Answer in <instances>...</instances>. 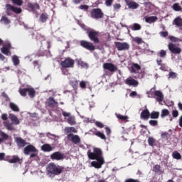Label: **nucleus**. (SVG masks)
Instances as JSON below:
<instances>
[{
	"label": "nucleus",
	"mask_w": 182,
	"mask_h": 182,
	"mask_svg": "<svg viewBox=\"0 0 182 182\" xmlns=\"http://www.w3.org/2000/svg\"><path fill=\"white\" fill-rule=\"evenodd\" d=\"M50 159L51 160H57V161H59V160H63V159H65V154L60 151H55L50 155Z\"/></svg>",
	"instance_id": "14"
},
{
	"label": "nucleus",
	"mask_w": 182,
	"mask_h": 182,
	"mask_svg": "<svg viewBox=\"0 0 182 182\" xmlns=\"http://www.w3.org/2000/svg\"><path fill=\"white\" fill-rule=\"evenodd\" d=\"M167 55V53L164 50H161L159 52V56L160 58H166V55Z\"/></svg>",
	"instance_id": "54"
},
{
	"label": "nucleus",
	"mask_w": 182,
	"mask_h": 182,
	"mask_svg": "<svg viewBox=\"0 0 182 182\" xmlns=\"http://www.w3.org/2000/svg\"><path fill=\"white\" fill-rule=\"evenodd\" d=\"M95 125L97 126V127H99L100 129H103V127H105V124H103V123L100 122H96Z\"/></svg>",
	"instance_id": "55"
},
{
	"label": "nucleus",
	"mask_w": 182,
	"mask_h": 182,
	"mask_svg": "<svg viewBox=\"0 0 182 182\" xmlns=\"http://www.w3.org/2000/svg\"><path fill=\"white\" fill-rule=\"evenodd\" d=\"M41 149L43 151L49 153V151H52L53 150V148L49 144H46L41 146Z\"/></svg>",
	"instance_id": "27"
},
{
	"label": "nucleus",
	"mask_w": 182,
	"mask_h": 182,
	"mask_svg": "<svg viewBox=\"0 0 182 182\" xmlns=\"http://www.w3.org/2000/svg\"><path fill=\"white\" fill-rule=\"evenodd\" d=\"M148 143L150 146H154V143H156V139L153 137H149L148 139Z\"/></svg>",
	"instance_id": "52"
},
{
	"label": "nucleus",
	"mask_w": 182,
	"mask_h": 182,
	"mask_svg": "<svg viewBox=\"0 0 182 182\" xmlns=\"http://www.w3.org/2000/svg\"><path fill=\"white\" fill-rule=\"evenodd\" d=\"M90 14L92 19H102L105 16L103 11L99 8L92 9Z\"/></svg>",
	"instance_id": "7"
},
{
	"label": "nucleus",
	"mask_w": 182,
	"mask_h": 182,
	"mask_svg": "<svg viewBox=\"0 0 182 182\" xmlns=\"http://www.w3.org/2000/svg\"><path fill=\"white\" fill-rule=\"evenodd\" d=\"M21 96L25 97L28 94V88H22L19 90Z\"/></svg>",
	"instance_id": "43"
},
{
	"label": "nucleus",
	"mask_w": 182,
	"mask_h": 182,
	"mask_svg": "<svg viewBox=\"0 0 182 182\" xmlns=\"http://www.w3.org/2000/svg\"><path fill=\"white\" fill-rule=\"evenodd\" d=\"M80 87H81V89H86V82L85 81H81L80 82Z\"/></svg>",
	"instance_id": "58"
},
{
	"label": "nucleus",
	"mask_w": 182,
	"mask_h": 182,
	"mask_svg": "<svg viewBox=\"0 0 182 182\" xmlns=\"http://www.w3.org/2000/svg\"><path fill=\"white\" fill-rule=\"evenodd\" d=\"M61 66L65 68H73L75 66V60L70 58H65V60L61 62Z\"/></svg>",
	"instance_id": "11"
},
{
	"label": "nucleus",
	"mask_w": 182,
	"mask_h": 182,
	"mask_svg": "<svg viewBox=\"0 0 182 182\" xmlns=\"http://www.w3.org/2000/svg\"><path fill=\"white\" fill-rule=\"evenodd\" d=\"M70 85L73 87V89H76L77 87V85H79V81L77 80L70 81Z\"/></svg>",
	"instance_id": "50"
},
{
	"label": "nucleus",
	"mask_w": 182,
	"mask_h": 182,
	"mask_svg": "<svg viewBox=\"0 0 182 182\" xmlns=\"http://www.w3.org/2000/svg\"><path fill=\"white\" fill-rule=\"evenodd\" d=\"M116 117H117V119H119V120H127L129 119V117L123 116L120 114H117Z\"/></svg>",
	"instance_id": "51"
},
{
	"label": "nucleus",
	"mask_w": 182,
	"mask_h": 182,
	"mask_svg": "<svg viewBox=\"0 0 182 182\" xmlns=\"http://www.w3.org/2000/svg\"><path fill=\"white\" fill-rule=\"evenodd\" d=\"M0 144L1 143H4V140H8L9 139V135L6 133L4 132L3 131H0Z\"/></svg>",
	"instance_id": "29"
},
{
	"label": "nucleus",
	"mask_w": 182,
	"mask_h": 182,
	"mask_svg": "<svg viewBox=\"0 0 182 182\" xmlns=\"http://www.w3.org/2000/svg\"><path fill=\"white\" fill-rule=\"evenodd\" d=\"M140 118L142 120H149L150 119V111H149V109L146 108L141 112Z\"/></svg>",
	"instance_id": "16"
},
{
	"label": "nucleus",
	"mask_w": 182,
	"mask_h": 182,
	"mask_svg": "<svg viewBox=\"0 0 182 182\" xmlns=\"http://www.w3.org/2000/svg\"><path fill=\"white\" fill-rule=\"evenodd\" d=\"M88 159L90 160H97L91 163V166L95 168H102V166L105 164V158H103V151L100 148L95 147L93 152L90 149L87 151Z\"/></svg>",
	"instance_id": "1"
},
{
	"label": "nucleus",
	"mask_w": 182,
	"mask_h": 182,
	"mask_svg": "<svg viewBox=\"0 0 182 182\" xmlns=\"http://www.w3.org/2000/svg\"><path fill=\"white\" fill-rule=\"evenodd\" d=\"M92 134L95 136H97V137H100V139H102V140H106V135H105V134L102 133L100 131H96V129H95V131H92Z\"/></svg>",
	"instance_id": "25"
},
{
	"label": "nucleus",
	"mask_w": 182,
	"mask_h": 182,
	"mask_svg": "<svg viewBox=\"0 0 182 182\" xmlns=\"http://www.w3.org/2000/svg\"><path fill=\"white\" fill-rule=\"evenodd\" d=\"M16 143L18 147H25L26 141L21 137H17L16 139Z\"/></svg>",
	"instance_id": "22"
},
{
	"label": "nucleus",
	"mask_w": 182,
	"mask_h": 182,
	"mask_svg": "<svg viewBox=\"0 0 182 182\" xmlns=\"http://www.w3.org/2000/svg\"><path fill=\"white\" fill-rule=\"evenodd\" d=\"M9 117L14 124H19L21 122H19V119H18V117L14 114H9Z\"/></svg>",
	"instance_id": "28"
},
{
	"label": "nucleus",
	"mask_w": 182,
	"mask_h": 182,
	"mask_svg": "<svg viewBox=\"0 0 182 182\" xmlns=\"http://www.w3.org/2000/svg\"><path fill=\"white\" fill-rule=\"evenodd\" d=\"M114 0H105L106 6H110L113 4Z\"/></svg>",
	"instance_id": "62"
},
{
	"label": "nucleus",
	"mask_w": 182,
	"mask_h": 182,
	"mask_svg": "<svg viewBox=\"0 0 182 182\" xmlns=\"http://www.w3.org/2000/svg\"><path fill=\"white\" fill-rule=\"evenodd\" d=\"M172 157L173 159H175V160H181V154L177 151L173 152Z\"/></svg>",
	"instance_id": "40"
},
{
	"label": "nucleus",
	"mask_w": 182,
	"mask_h": 182,
	"mask_svg": "<svg viewBox=\"0 0 182 182\" xmlns=\"http://www.w3.org/2000/svg\"><path fill=\"white\" fill-rule=\"evenodd\" d=\"M4 124L7 130H10L11 132L15 130V128L14 127V125H12V123L7 121L4 122Z\"/></svg>",
	"instance_id": "34"
},
{
	"label": "nucleus",
	"mask_w": 182,
	"mask_h": 182,
	"mask_svg": "<svg viewBox=\"0 0 182 182\" xmlns=\"http://www.w3.org/2000/svg\"><path fill=\"white\" fill-rule=\"evenodd\" d=\"M65 132L66 133H77V129L74 127H68L65 128Z\"/></svg>",
	"instance_id": "33"
},
{
	"label": "nucleus",
	"mask_w": 182,
	"mask_h": 182,
	"mask_svg": "<svg viewBox=\"0 0 182 182\" xmlns=\"http://www.w3.org/2000/svg\"><path fill=\"white\" fill-rule=\"evenodd\" d=\"M67 139L74 144H79V143H80V136H79V135L68 134L67 135Z\"/></svg>",
	"instance_id": "13"
},
{
	"label": "nucleus",
	"mask_w": 182,
	"mask_h": 182,
	"mask_svg": "<svg viewBox=\"0 0 182 182\" xmlns=\"http://www.w3.org/2000/svg\"><path fill=\"white\" fill-rule=\"evenodd\" d=\"M156 21H157V16H145V22H146V23H154Z\"/></svg>",
	"instance_id": "26"
},
{
	"label": "nucleus",
	"mask_w": 182,
	"mask_h": 182,
	"mask_svg": "<svg viewBox=\"0 0 182 182\" xmlns=\"http://www.w3.org/2000/svg\"><path fill=\"white\" fill-rule=\"evenodd\" d=\"M169 115H170V111H168V109H164L161 110V119H164V117H166L169 116Z\"/></svg>",
	"instance_id": "38"
},
{
	"label": "nucleus",
	"mask_w": 182,
	"mask_h": 182,
	"mask_svg": "<svg viewBox=\"0 0 182 182\" xmlns=\"http://www.w3.org/2000/svg\"><path fill=\"white\" fill-rule=\"evenodd\" d=\"M11 49H12V45L10 42H7L5 45H3V47L1 48V52L3 53L4 55H6V56H11V55H12Z\"/></svg>",
	"instance_id": "9"
},
{
	"label": "nucleus",
	"mask_w": 182,
	"mask_h": 182,
	"mask_svg": "<svg viewBox=\"0 0 182 182\" xmlns=\"http://www.w3.org/2000/svg\"><path fill=\"white\" fill-rule=\"evenodd\" d=\"M65 168L59 166L53 162H51L47 165L46 171L49 177H55V176H60L63 173Z\"/></svg>",
	"instance_id": "2"
},
{
	"label": "nucleus",
	"mask_w": 182,
	"mask_h": 182,
	"mask_svg": "<svg viewBox=\"0 0 182 182\" xmlns=\"http://www.w3.org/2000/svg\"><path fill=\"white\" fill-rule=\"evenodd\" d=\"M11 1L14 5H17L18 6H22L23 4V1L22 0H11Z\"/></svg>",
	"instance_id": "45"
},
{
	"label": "nucleus",
	"mask_w": 182,
	"mask_h": 182,
	"mask_svg": "<svg viewBox=\"0 0 182 182\" xmlns=\"http://www.w3.org/2000/svg\"><path fill=\"white\" fill-rule=\"evenodd\" d=\"M79 9H84L85 11H87V9H89V6L86 4H82L79 6Z\"/></svg>",
	"instance_id": "57"
},
{
	"label": "nucleus",
	"mask_w": 182,
	"mask_h": 182,
	"mask_svg": "<svg viewBox=\"0 0 182 182\" xmlns=\"http://www.w3.org/2000/svg\"><path fill=\"white\" fill-rule=\"evenodd\" d=\"M149 123L150 126H152V127L159 126V121H157V120L151 119V120H149Z\"/></svg>",
	"instance_id": "49"
},
{
	"label": "nucleus",
	"mask_w": 182,
	"mask_h": 182,
	"mask_svg": "<svg viewBox=\"0 0 182 182\" xmlns=\"http://www.w3.org/2000/svg\"><path fill=\"white\" fill-rule=\"evenodd\" d=\"M27 93L31 99H33L36 96V91L32 87H27Z\"/></svg>",
	"instance_id": "24"
},
{
	"label": "nucleus",
	"mask_w": 182,
	"mask_h": 182,
	"mask_svg": "<svg viewBox=\"0 0 182 182\" xmlns=\"http://www.w3.org/2000/svg\"><path fill=\"white\" fill-rule=\"evenodd\" d=\"M168 48L170 52L173 53V55H180V53H181V48L177 46V45L173 43H169Z\"/></svg>",
	"instance_id": "10"
},
{
	"label": "nucleus",
	"mask_w": 182,
	"mask_h": 182,
	"mask_svg": "<svg viewBox=\"0 0 182 182\" xmlns=\"http://www.w3.org/2000/svg\"><path fill=\"white\" fill-rule=\"evenodd\" d=\"M49 18V16L46 13H43L41 14L39 21L40 22H42L43 23H45L46 21H48V18Z\"/></svg>",
	"instance_id": "31"
},
{
	"label": "nucleus",
	"mask_w": 182,
	"mask_h": 182,
	"mask_svg": "<svg viewBox=\"0 0 182 182\" xmlns=\"http://www.w3.org/2000/svg\"><path fill=\"white\" fill-rule=\"evenodd\" d=\"M114 45L119 51L129 50L130 49V44L126 42H115Z\"/></svg>",
	"instance_id": "8"
},
{
	"label": "nucleus",
	"mask_w": 182,
	"mask_h": 182,
	"mask_svg": "<svg viewBox=\"0 0 182 182\" xmlns=\"http://www.w3.org/2000/svg\"><path fill=\"white\" fill-rule=\"evenodd\" d=\"M124 182H140V181H139V179L128 178L126 179Z\"/></svg>",
	"instance_id": "60"
},
{
	"label": "nucleus",
	"mask_w": 182,
	"mask_h": 182,
	"mask_svg": "<svg viewBox=\"0 0 182 182\" xmlns=\"http://www.w3.org/2000/svg\"><path fill=\"white\" fill-rule=\"evenodd\" d=\"M125 85L128 86H133L134 87H137L139 86V81L134 80V78L132 77H129L124 81Z\"/></svg>",
	"instance_id": "15"
},
{
	"label": "nucleus",
	"mask_w": 182,
	"mask_h": 182,
	"mask_svg": "<svg viewBox=\"0 0 182 182\" xmlns=\"http://www.w3.org/2000/svg\"><path fill=\"white\" fill-rule=\"evenodd\" d=\"M9 107L13 110V112H19V107L14 102L9 103Z\"/></svg>",
	"instance_id": "37"
},
{
	"label": "nucleus",
	"mask_w": 182,
	"mask_h": 182,
	"mask_svg": "<svg viewBox=\"0 0 182 182\" xmlns=\"http://www.w3.org/2000/svg\"><path fill=\"white\" fill-rule=\"evenodd\" d=\"M132 31H140L141 29V26L137 23H134L132 26H130Z\"/></svg>",
	"instance_id": "39"
},
{
	"label": "nucleus",
	"mask_w": 182,
	"mask_h": 182,
	"mask_svg": "<svg viewBox=\"0 0 182 182\" xmlns=\"http://www.w3.org/2000/svg\"><path fill=\"white\" fill-rule=\"evenodd\" d=\"M172 9H173V11H176V12H180V11L182 10V7L178 3H175L172 6Z\"/></svg>",
	"instance_id": "36"
},
{
	"label": "nucleus",
	"mask_w": 182,
	"mask_h": 182,
	"mask_svg": "<svg viewBox=\"0 0 182 182\" xmlns=\"http://www.w3.org/2000/svg\"><path fill=\"white\" fill-rule=\"evenodd\" d=\"M161 167L160 166V165H155L153 167V171L154 173H155V174H159V173H160L161 171Z\"/></svg>",
	"instance_id": "41"
},
{
	"label": "nucleus",
	"mask_w": 182,
	"mask_h": 182,
	"mask_svg": "<svg viewBox=\"0 0 182 182\" xmlns=\"http://www.w3.org/2000/svg\"><path fill=\"white\" fill-rule=\"evenodd\" d=\"M134 42H136V43H137V45H140L141 43H143V39H141V38L140 37H136L134 39Z\"/></svg>",
	"instance_id": "53"
},
{
	"label": "nucleus",
	"mask_w": 182,
	"mask_h": 182,
	"mask_svg": "<svg viewBox=\"0 0 182 182\" xmlns=\"http://www.w3.org/2000/svg\"><path fill=\"white\" fill-rule=\"evenodd\" d=\"M67 122L68 124H70V126H75V124H76V119L74 116H70L68 118Z\"/></svg>",
	"instance_id": "32"
},
{
	"label": "nucleus",
	"mask_w": 182,
	"mask_h": 182,
	"mask_svg": "<svg viewBox=\"0 0 182 182\" xmlns=\"http://www.w3.org/2000/svg\"><path fill=\"white\" fill-rule=\"evenodd\" d=\"M124 1L129 9H137V8L139 6V4L135 1H130V0H124Z\"/></svg>",
	"instance_id": "19"
},
{
	"label": "nucleus",
	"mask_w": 182,
	"mask_h": 182,
	"mask_svg": "<svg viewBox=\"0 0 182 182\" xmlns=\"http://www.w3.org/2000/svg\"><path fill=\"white\" fill-rule=\"evenodd\" d=\"M27 6L29 8V9H31V11H37L38 9H41V6H39V4L38 3H28Z\"/></svg>",
	"instance_id": "23"
},
{
	"label": "nucleus",
	"mask_w": 182,
	"mask_h": 182,
	"mask_svg": "<svg viewBox=\"0 0 182 182\" xmlns=\"http://www.w3.org/2000/svg\"><path fill=\"white\" fill-rule=\"evenodd\" d=\"M19 161H21V159H19L18 157V156H13L11 158V160H9V163L11 164H14L15 163H19Z\"/></svg>",
	"instance_id": "35"
},
{
	"label": "nucleus",
	"mask_w": 182,
	"mask_h": 182,
	"mask_svg": "<svg viewBox=\"0 0 182 182\" xmlns=\"http://www.w3.org/2000/svg\"><path fill=\"white\" fill-rule=\"evenodd\" d=\"M1 22H4V23H5V25H9L11 21L6 16H2L1 19Z\"/></svg>",
	"instance_id": "48"
},
{
	"label": "nucleus",
	"mask_w": 182,
	"mask_h": 182,
	"mask_svg": "<svg viewBox=\"0 0 182 182\" xmlns=\"http://www.w3.org/2000/svg\"><path fill=\"white\" fill-rule=\"evenodd\" d=\"M23 153L26 156L30 154V159H33V157H37L38 149L33 145H28L23 149Z\"/></svg>",
	"instance_id": "3"
},
{
	"label": "nucleus",
	"mask_w": 182,
	"mask_h": 182,
	"mask_svg": "<svg viewBox=\"0 0 182 182\" xmlns=\"http://www.w3.org/2000/svg\"><path fill=\"white\" fill-rule=\"evenodd\" d=\"M149 117L152 119H159V117H160V112L157 111H152L149 113Z\"/></svg>",
	"instance_id": "30"
},
{
	"label": "nucleus",
	"mask_w": 182,
	"mask_h": 182,
	"mask_svg": "<svg viewBox=\"0 0 182 182\" xmlns=\"http://www.w3.org/2000/svg\"><path fill=\"white\" fill-rule=\"evenodd\" d=\"M48 107H58V102L55 100V98L53 97H50L48 99Z\"/></svg>",
	"instance_id": "20"
},
{
	"label": "nucleus",
	"mask_w": 182,
	"mask_h": 182,
	"mask_svg": "<svg viewBox=\"0 0 182 182\" xmlns=\"http://www.w3.org/2000/svg\"><path fill=\"white\" fill-rule=\"evenodd\" d=\"M105 132L107 134V136H110V134L112 133V130L110 129V128H109V127H105Z\"/></svg>",
	"instance_id": "59"
},
{
	"label": "nucleus",
	"mask_w": 182,
	"mask_h": 182,
	"mask_svg": "<svg viewBox=\"0 0 182 182\" xmlns=\"http://www.w3.org/2000/svg\"><path fill=\"white\" fill-rule=\"evenodd\" d=\"M154 96H156L155 99L157 100V102H163L164 100V95H163V92L160 90H156L154 92Z\"/></svg>",
	"instance_id": "18"
},
{
	"label": "nucleus",
	"mask_w": 182,
	"mask_h": 182,
	"mask_svg": "<svg viewBox=\"0 0 182 182\" xmlns=\"http://www.w3.org/2000/svg\"><path fill=\"white\" fill-rule=\"evenodd\" d=\"M141 70V66L139 65L138 63H132V65L129 68V70L131 73H137V70Z\"/></svg>",
	"instance_id": "17"
},
{
	"label": "nucleus",
	"mask_w": 182,
	"mask_h": 182,
	"mask_svg": "<svg viewBox=\"0 0 182 182\" xmlns=\"http://www.w3.org/2000/svg\"><path fill=\"white\" fill-rule=\"evenodd\" d=\"M80 45L84 49H87V50H90V52H93V50H96V46L93 45V43L87 41L86 40H82L80 41Z\"/></svg>",
	"instance_id": "6"
},
{
	"label": "nucleus",
	"mask_w": 182,
	"mask_h": 182,
	"mask_svg": "<svg viewBox=\"0 0 182 182\" xmlns=\"http://www.w3.org/2000/svg\"><path fill=\"white\" fill-rule=\"evenodd\" d=\"M173 25H175L176 28H179L180 29H182V18L180 16L176 17L173 21Z\"/></svg>",
	"instance_id": "21"
},
{
	"label": "nucleus",
	"mask_w": 182,
	"mask_h": 182,
	"mask_svg": "<svg viewBox=\"0 0 182 182\" xmlns=\"http://www.w3.org/2000/svg\"><path fill=\"white\" fill-rule=\"evenodd\" d=\"M12 60L14 66H18V65H19V58L17 55H14L12 58Z\"/></svg>",
	"instance_id": "42"
},
{
	"label": "nucleus",
	"mask_w": 182,
	"mask_h": 182,
	"mask_svg": "<svg viewBox=\"0 0 182 182\" xmlns=\"http://www.w3.org/2000/svg\"><path fill=\"white\" fill-rule=\"evenodd\" d=\"M161 137L164 140H168V137H170V134H168V132H163L161 134Z\"/></svg>",
	"instance_id": "46"
},
{
	"label": "nucleus",
	"mask_w": 182,
	"mask_h": 182,
	"mask_svg": "<svg viewBox=\"0 0 182 182\" xmlns=\"http://www.w3.org/2000/svg\"><path fill=\"white\" fill-rule=\"evenodd\" d=\"M87 35L89 39H90L92 41V42H93L94 43H100V40L99 39V35H100L99 31H97L93 29L87 30Z\"/></svg>",
	"instance_id": "4"
},
{
	"label": "nucleus",
	"mask_w": 182,
	"mask_h": 182,
	"mask_svg": "<svg viewBox=\"0 0 182 182\" xmlns=\"http://www.w3.org/2000/svg\"><path fill=\"white\" fill-rule=\"evenodd\" d=\"M172 116H173V117H178V110H173L172 111Z\"/></svg>",
	"instance_id": "63"
},
{
	"label": "nucleus",
	"mask_w": 182,
	"mask_h": 182,
	"mask_svg": "<svg viewBox=\"0 0 182 182\" xmlns=\"http://www.w3.org/2000/svg\"><path fill=\"white\" fill-rule=\"evenodd\" d=\"M1 96H2L3 97H4L6 102H9V97L8 96L7 94L5 93V92H3L1 93Z\"/></svg>",
	"instance_id": "56"
},
{
	"label": "nucleus",
	"mask_w": 182,
	"mask_h": 182,
	"mask_svg": "<svg viewBox=\"0 0 182 182\" xmlns=\"http://www.w3.org/2000/svg\"><path fill=\"white\" fill-rule=\"evenodd\" d=\"M103 69L105 70H108L109 72H111L112 73L117 72V67L114 65V64L112 63H105L102 65Z\"/></svg>",
	"instance_id": "12"
},
{
	"label": "nucleus",
	"mask_w": 182,
	"mask_h": 182,
	"mask_svg": "<svg viewBox=\"0 0 182 182\" xmlns=\"http://www.w3.org/2000/svg\"><path fill=\"white\" fill-rule=\"evenodd\" d=\"M121 8H122V4H114V9L117 10V9H120Z\"/></svg>",
	"instance_id": "64"
},
{
	"label": "nucleus",
	"mask_w": 182,
	"mask_h": 182,
	"mask_svg": "<svg viewBox=\"0 0 182 182\" xmlns=\"http://www.w3.org/2000/svg\"><path fill=\"white\" fill-rule=\"evenodd\" d=\"M176 77H177V73L173 71L169 72L168 79H176Z\"/></svg>",
	"instance_id": "44"
},
{
	"label": "nucleus",
	"mask_w": 182,
	"mask_h": 182,
	"mask_svg": "<svg viewBox=\"0 0 182 182\" xmlns=\"http://www.w3.org/2000/svg\"><path fill=\"white\" fill-rule=\"evenodd\" d=\"M168 39L171 41V42H181V39L177 38V37H174L173 36H170L168 37Z\"/></svg>",
	"instance_id": "47"
},
{
	"label": "nucleus",
	"mask_w": 182,
	"mask_h": 182,
	"mask_svg": "<svg viewBox=\"0 0 182 182\" xmlns=\"http://www.w3.org/2000/svg\"><path fill=\"white\" fill-rule=\"evenodd\" d=\"M161 36H163V38H166L168 36V31H161L160 33Z\"/></svg>",
	"instance_id": "61"
},
{
	"label": "nucleus",
	"mask_w": 182,
	"mask_h": 182,
	"mask_svg": "<svg viewBox=\"0 0 182 182\" xmlns=\"http://www.w3.org/2000/svg\"><path fill=\"white\" fill-rule=\"evenodd\" d=\"M12 12L19 15V14H22V9L19 7H15L11 4H6V14L8 16H11L12 15Z\"/></svg>",
	"instance_id": "5"
}]
</instances>
